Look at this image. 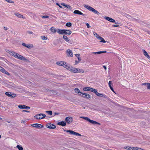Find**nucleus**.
Instances as JSON below:
<instances>
[{"label":"nucleus","mask_w":150,"mask_h":150,"mask_svg":"<svg viewBox=\"0 0 150 150\" xmlns=\"http://www.w3.org/2000/svg\"><path fill=\"white\" fill-rule=\"evenodd\" d=\"M66 68L68 70L71 71L73 73H83L84 71L83 70L80 69H77L71 66H70L68 65L65 66Z\"/></svg>","instance_id":"nucleus-1"},{"label":"nucleus","mask_w":150,"mask_h":150,"mask_svg":"<svg viewBox=\"0 0 150 150\" xmlns=\"http://www.w3.org/2000/svg\"><path fill=\"white\" fill-rule=\"evenodd\" d=\"M8 53L17 59L23 61H25L26 60V59L23 56L20 55L17 53L14 52L13 51H9Z\"/></svg>","instance_id":"nucleus-2"},{"label":"nucleus","mask_w":150,"mask_h":150,"mask_svg":"<svg viewBox=\"0 0 150 150\" xmlns=\"http://www.w3.org/2000/svg\"><path fill=\"white\" fill-rule=\"evenodd\" d=\"M84 6L89 11L93 12L98 15H99V14L100 13L97 10L90 6L87 5H85Z\"/></svg>","instance_id":"nucleus-3"},{"label":"nucleus","mask_w":150,"mask_h":150,"mask_svg":"<svg viewBox=\"0 0 150 150\" xmlns=\"http://www.w3.org/2000/svg\"><path fill=\"white\" fill-rule=\"evenodd\" d=\"M80 118L83 119H84L87 120L89 122L93 124H98L100 125V123H99L93 120H90L89 118L88 117H80Z\"/></svg>","instance_id":"nucleus-4"},{"label":"nucleus","mask_w":150,"mask_h":150,"mask_svg":"<svg viewBox=\"0 0 150 150\" xmlns=\"http://www.w3.org/2000/svg\"><path fill=\"white\" fill-rule=\"evenodd\" d=\"M46 117V115L44 114H38L35 115L34 117L37 120H41L45 118Z\"/></svg>","instance_id":"nucleus-5"},{"label":"nucleus","mask_w":150,"mask_h":150,"mask_svg":"<svg viewBox=\"0 0 150 150\" xmlns=\"http://www.w3.org/2000/svg\"><path fill=\"white\" fill-rule=\"evenodd\" d=\"M65 131H66L67 132H69V134H72L74 135L75 136H81V135L79 133L76 132H74V131H72V130H66Z\"/></svg>","instance_id":"nucleus-6"},{"label":"nucleus","mask_w":150,"mask_h":150,"mask_svg":"<svg viewBox=\"0 0 150 150\" xmlns=\"http://www.w3.org/2000/svg\"><path fill=\"white\" fill-rule=\"evenodd\" d=\"M65 121L67 123L69 124L72 122L73 119L71 117H68L66 118Z\"/></svg>","instance_id":"nucleus-7"},{"label":"nucleus","mask_w":150,"mask_h":150,"mask_svg":"<svg viewBox=\"0 0 150 150\" xmlns=\"http://www.w3.org/2000/svg\"><path fill=\"white\" fill-rule=\"evenodd\" d=\"M57 64L59 66H63L65 68L66 67H65V66H68L66 62L62 61L57 62Z\"/></svg>","instance_id":"nucleus-8"},{"label":"nucleus","mask_w":150,"mask_h":150,"mask_svg":"<svg viewBox=\"0 0 150 150\" xmlns=\"http://www.w3.org/2000/svg\"><path fill=\"white\" fill-rule=\"evenodd\" d=\"M5 94L8 97L11 98H14L16 96V94L11 93V92H7L5 93Z\"/></svg>","instance_id":"nucleus-9"},{"label":"nucleus","mask_w":150,"mask_h":150,"mask_svg":"<svg viewBox=\"0 0 150 150\" xmlns=\"http://www.w3.org/2000/svg\"><path fill=\"white\" fill-rule=\"evenodd\" d=\"M104 18L106 20H107V21H110V22L113 23H115V24L117 23V22H115V20H114L113 19H112V18H111L105 16V17H104Z\"/></svg>","instance_id":"nucleus-10"},{"label":"nucleus","mask_w":150,"mask_h":150,"mask_svg":"<svg viewBox=\"0 0 150 150\" xmlns=\"http://www.w3.org/2000/svg\"><path fill=\"white\" fill-rule=\"evenodd\" d=\"M0 71L8 76L10 75V73L8 72L3 67L1 66H0Z\"/></svg>","instance_id":"nucleus-11"},{"label":"nucleus","mask_w":150,"mask_h":150,"mask_svg":"<svg viewBox=\"0 0 150 150\" xmlns=\"http://www.w3.org/2000/svg\"><path fill=\"white\" fill-rule=\"evenodd\" d=\"M31 125L32 127L36 128H42L43 127L42 125L38 123L32 124Z\"/></svg>","instance_id":"nucleus-12"},{"label":"nucleus","mask_w":150,"mask_h":150,"mask_svg":"<svg viewBox=\"0 0 150 150\" xmlns=\"http://www.w3.org/2000/svg\"><path fill=\"white\" fill-rule=\"evenodd\" d=\"M46 127L48 128L51 129H54L56 127L55 125L52 124H47Z\"/></svg>","instance_id":"nucleus-13"},{"label":"nucleus","mask_w":150,"mask_h":150,"mask_svg":"<svg viewBox=\"0 0 150 150\" xmlns=\"http://www.w3.org/2000/svg\"><path fill=\"white\" fill-rule=\"evenodd\" d=\"M73 13L75 14H77L79 15H81L83 16H84L86 15L85 14L82 13L81 11H79L78 10H75L74 11Z\"/></svg>","instance_id":"nucleus-14"},{"label":"nucleus","mask_w":150,"mask_h":150,"mask_svg":"<svg viewBox=\"0 0 150 150\" xmlns=\"http://www.w3.org/2000/svg\"><path fill=\"white\" fill-rule=\"evenodd\" d=\"M81 96H82L83 98H89L90 97V96L88 93H81Z\"/></svg>","instance_id":"nucleus-15"},{"label":"nucleus","mask_w":150,"mask_h":150,"mask_svg":"<svg viewBox=\"0 0 150 150\" xmlns=\"http://www.w3.org/2000/svg\"><path fill=\"white\" fill-rule=\"evenodd\" d=\"M63 38L67 42L70 43H72V42L71 40H70L68 38L66 35L63 36Z\"/></svg>","instance_id":"nucleus-16"},{"label":"nucleus","mask_w":150,"mask_h":150,"mask_svg":"<svg viewBox=\"0 0 150 150\" xmlns=\"http://www.w3.org/2000/svg\"><path fill=\"white\" fill-rule=\"evenodd\" d=\"M71 33V31L70 30H67L64 29L63 35H70Z\"/></svg>","instance_id":"nucleus-17"},{"label":"nucleus","mask_w":150,"mask_h":150,"mask_svg":"<svg viewBox=\"0 0 150 150\" xmlns=\"http://www.w3.org/2000/svg\"><path fill=\"white\" fill-rule=\"evenodd\" d=\"M66 52L68 56H71V57L73 56V54L71 50L68 49L67 50Z\"/></svg>","instance_id":"nucleus-18"},{"label":"nucleus","mask_w":150,"mask_h":150,"mask_svg":"<svg viewBox=\"0 0 150 150\" xmlns=\"http://www.w3.org/2000/svg\"><path fill=\"white\" fill-rule=\"evenodd\" d=\"M14 14L19 18H25V17H24L22 15L19 13L18 12L15 13Z\"/></svg>","instance_id":"nucleus-19"},{"label":"nucleus","mask_w":150,"mask_h":150,"mask_svg":"<svg viewBox=\"0 0 150 150\" xmlns=\"http://www.w3.org/2000/svg\"><path fill=\"white\" fill-rule=\"evenodd\" d=\"M57 124L62 126H64L66 125V122L64 121H62L58 122Z\"/></svg>","instance_id":"nucleus-20"},{"label":"nucleus","mask_w":150,"mask_h":150,"mask_svg":"<svg viewBox=\"0 0 150 150\" xmlns=\"http://www.w3.org/2000/svg\"><path fill=\"white\" fill-rule=\"evenodd\" d=\"M96 94L98 96L100 97H103L105 98V95L101 93H99L97 91L96 93Z\"/></svg>","instance_id":"nucleus-21"},{"label":"nucleus","mask_w":150,"mask_h":150,"mask_svg":"<svg viewBox=\"0 0 150 150\" xmlns=\"http://www.w3.org/2000/svg\"><path fill=\"white\" fill-rule=\"evenodd\" d=\"M63 30L59 29H57V32L59 34L63 35Z\"/></svg>","instance_id":"nucleus-22"},{"label":"nucleus","mask_w":150,"mask_h":150,"mask_svg":"<svg viewBox=\"0 0 150 150\" xmlns=\"http://www.w3.org/2000/svg\"><path fill=\"white\" fill-rule=\"evenodd\" d=\"M106 52V51H99V52H93L92 53V54H100L102 53H105Z\"/></svg>","instance_id":"nucleus-23"},{"label":"nucleus","mask_w":150,"mask_h":150,"mask_svg":"<svg viewBox=\"0 0 150 150\" xmlns=\"http://www.w3.org/2000/svg\"><path fill=\"white\" fill-rule=\"evenodd\" d=\"M74 91L76 93L79 94V95H80L81 94V93H82L80 91V90L78 88H76L74 89Z\"/></svg>","instance_id":"nucleus-24"},{"label":"nucleus","mask_w":150,"mask_h":150,"mask_svg":"<svg viewBox=\"0 0 150 150\" xmlns=\"http://www.w3.org/2000/svg\"><path fill=\"white\" fill-rule=\"evenodd\" d=\"M144 55L146 57L148 58H150L149 55L147 53L146 51L145 50H143Z\"/></svg>","instance_id":"nucleus-25"},{"label":"nucleus","mask_w":150,"mask_h":150,"mask_svg":"<svg viewBox=\"0 0 150 150\" xmlns=\"http://www.w3.org/2000/svg\"><path fill=\"white\" fill-rule=\"evenodd\" d=\"M22 45L28 48H30L31 47V46L30 45L28 44H26L25 43H22Z\"/></svg>","instance_id":"nucleus-26"},{"label":"nucleus","mask_w":150,"mask_h":150,"mask_svg":"<svg viewBox=\"0 0 150 150\" xmlns=\"http://www.w3.org/2000/svg\"><path fill=\"white\" fill-rule=\"evenodd\" d=\"M50 30L53 33H55L56 32H57V29H56L54 27H52L50 28Z\"/></svg>","instance_id":"nucleus-27"},{"label":"nucleus","mask_w":150,"mask_h":150,"mask_svg":"<svg viewBox=\"0 0 150 150\" xmlns=\"http://www.w3.org/2000/svg\"><path fill=\"white\" fill-rule=\"evenodd\" d=\"M98 39H99L100 40V42H103V43H105L106 41L105 40H104V39L101 37L100 36L99 37H98Z\"/></svg>","instance_id":"nucleus-28"},{"label":"nucleus","mask_w":150,"mask_h":150,"mask_svg":"<svg viewBox=\"0 0 150 150\" xmlns=\"http://www.w3.org/2000/svg\"><path fill=\"white\" fill-rule=\"evenodd\" d=\"M75 56L77 57L78 60V63L81 60V59L80 58V54H75Z\"/></svg>","instance_id":"nucleus-29"},{"label":"nucleus","mask_w":150,"mask_h":150,"mask_svg":"<svg viewBox=\"0 0 150 150\" xmlns=\"http://www.w3.org/2000/svg\"><path fill=\"white\" fill-rule=\"evenodd\" d=\"M25 105H18V107L21 109H25Z\"/></svg>","instance_id":"nucleus-30"},{"label":"nucleus","mask_w":150,"mask_h":150,"mask_svg":"<svg viewBox=\"0 0 150 150\" xmlns=\"http://www.w3.org/2000/svg\"><path fill=\"white\" fill-rule=\"evenodd\" d=\"M91 87H85L83 88V90L85 91H90Z\"/></svg>","instance_id":"nucleus-31"},{"label":"nucleus","mask_w":150,"mask_h":150,"mask_svg":"<svg viewBox=\"0 0 150 150\" xmlns=\"http://www.w3.org/2000/svg\"><path fill=\"white\" fill-rule=\"evenodd\" d=\"M90 91L94 92V93H96V92L97 91V90L96 89H95L92 88H90Z\"/></svg>","instance_id":"nucleus-32"},{"label":"nucleus","mask_w":150,"mask_h":150,"mask_svg":"<svg viewBox=\"0 0 150 150\" xmlns=\"http://www.w3.org/2000/svg\"><path fill=\"white\" fill-rule=\"evenodd\" d=\"M41 38L43 40H47V37L45 36H41Z\"/></svg>","instance_id":"nucleus-33"},{"label":"nucleus","mask_w":150,"mask_h":150,"mask_svg":"<svg viewBox=\"0 0 150 150\" xmlns=\"http://www.w3.org/2000/svg\"><path fill=\"white\" fill-rule=\"evenodd\" d=\"M16 147L19 149V150H23V148L19 145H17L16 146Z\"/></svg>","instance_id":"nucleus-34"},{"label":"nucleus","mask_w":150,"mask_h":150,"mask_svg":"<svg viewBox=\"0 0 150 150\" xmlns=\"http://www.w3.org/2000/svg\"><path fill=\"white\" fill-rule=\"evenodd\" d=\"M93 34L98 39V37H100L99 36V35L97 33L95 32H93Z\"/></svg>","instance_id":"nucleus-35"},{"label":"nucleus","mask_w":150,"mask_h":150,"mask_svg":"<svg viewBox=\"0 0 150 150\" xmlns=\"http://www.w3.org/2000/svg\"><path fill=\"white\" fill-rule=\"evenodd\" d=\"M46 112L48 115H51L52 114V111H46Z\"/></svg>","instance_id":"nucleus-36"},{"label":"nucleus","mask_w":150,"mask_h":150,"mask_svg":"<svg viewBox=\"0 0 150 150\" xmlns=\"http://www.w3.org/2000/svg\"><path fill=\"white\" fill-rule=\"evenodd\" d=\"M66 25L67 26L70 27L71 26V23H70V22L67 23L66 24Z\"/></svg>","instance_id":"nucleus-37"},{"label":"nucleus","mask_w":150,"mask_h":150,"mask_svg":"<svg viewBox=\"0 0 150 150\" xmlns=\"http://www.w3.org/2000/svg\"><path fill=\"white\" fill-rule=\"evenodd\" d=\"M134 150H142V149L137 147H134Z\"/></svg>","instance_id":"nucleus-38"},{"label":"nucleus","mask_w":150,"mask_h":150,"mask_svg":"<svg viewBox=\"0 0 150 150\" xmlns=\"http://www.w3.org/2000/svg\"><path fill=\"white\" fill-rule=\"evenodd\" d=\"M66 7L70 10H71L72 9L71 7L70 6L68 5L67 4V5H66Z\"/></svg>","instance_id":"nucleus-39"},{"label":"nucleus","mask_w":150,"mask_h":150,"mask_svg":"<svg viewBox=\"0 0 150 150\" xmlns=\"http://www.w3.org/2000/svg\"><path fill=\"white\" fill-rule=\"evenodd\" d=\"M112 84V81H109L108 83L109 86V87L110 88H112V86H111V85Z\"/></svg>","instance_id":"nucleus-40"},{"label":"nucleus","mask_w":150,"mask_h":150,"mask_svg":"<svg viewBox=\"0 0 150 150\" xmlns=\"http://www.w3.org/2000/svg\"><path fill=\"white\" fill-rule=\"evenodd\" d=\"M42 17L43 18H49V16H42Z\"/></svg>","instance_id":"nucleus-41"},{"label":"nucleus","mask_w":150,"mask_h":150,"mask_svg":"<svg viewBox=\"0 0 150 150\" xmlns=\"http://www.w3.org/2000/svg\"><path fill=\"white\" fill-rule=\"evenodd\" d=\"M27 33L29 34H33V33L32 32L30 31H27Z\"/></svg>","instance_id":"nucleus-42"},{"label":"nucleus","mask_w":150,"mask_h":150,"mask_svg":"<svg viewBox=\"0 0 150 150\" xmlns=\"http://www.w3.org/2000/svg\"><path fill=\"white\" fill-rule=\"evenodd\" d=\"M147 87L148 89L150 90V83H149V84H148Z\"/></svg>","instance_id":"nucleus-43"},{"label":"nucleus","mask_w":150,"mask_h":150,"mask_svg":"<svg viewBox=\"0 0 150 150\" xmlns=\"http://www.w3.org/2000/svg\"><path fill=\"white\" fill-rule=\"evenodd\" d=\"M25 109H26L27 110H28L30 109V107H29L26 106L25 105Z\"/></svg>","instance_id":"nucleus-44"},{"label":"nucleus","mask_w":150,"mask_h":150,"mask_svg":"<svg viewBox=\"0 0 150 150\" xmlns=\"http://www.w3.org/2000/svg\"><path fill=\"white\" fill-rule=\"evenodd\" d=\"M112 26L114 27H117L119 26V25H113Z\"/></svg>","instance_id":"nucleus-45"},{"label":"nucleus","mask_w":150,"mask_h":150,"mask_svg":"<svg viewBox=\"0 0 150 150\" xmlns=\"http://www.w3.org/2000/svg\"><path fill=\"white\" fill-rule=\"evenodd\" d=\"M134 147H129V150H134Z\"/></svg>","instance_id":"nucleus-46"},{"label":"nucleus","mask_w":150,"mask_h":150,"mask_svg":"<svg viewBox=\"0 0 150 150\" xmlns=\"http://www.w3.org/2000/svg\"><path fill=\"white\" fill-rule=\"evenodd\" d=\"M149 83H143L142 85H146V87H147V85H148V84H149Z\"/></svg>","instance_id":"nucleus-47"},{"label":"nucleus","mask_w":150,"mask_h":150,"mask_svg":"<svg viewBox=\"0 0 150 150\" xmlns=\"http://www.w3.org/2000/svg\"><path fill=\"white\" fill-rule=\"evenodd\" d=\"M86 25L88 28H89L90 27V26L88 23H87Z\"/></svg>","instance_id":"nucleus-48"},{"label":"nucleus","mask_w":150,"mask_h":150,"mask_svg":"<svg viewBox=\"0 0 150 150\" xmlns=\"http://www.w3.org/2000/svg\"><path fill=\"white\" fill-rule=\"evenodd\" d=\"M22 112H30L29 111L26 110H22Z\"/></svg>","instance_id":"nucleus-49"},{"label":"nucleus","mask_w":150,"mask_h":150,"mask_svg":"<svg viewBox=\"0 0 150 150\" xmlns=\"http://www.w3.org/2000/svg\"><path fill=\"white\" fill-rule=\"evenodd\" d=\"M129 146H125V147L124 148L127 149L129 150Z\"/></svg>","instance_id":"nucleus-50"},{"label":"nucleus","mask_w":150,"mask_h":150,"mask_svg":"<svg viewBox=\"0 0 150 150\" xmlns=\"http://www.w3.org/2000/svg\"><path fill=\"white\" fill-rule=\"evenodd\" d=\"M8 2L9 3H14V2L11 0H8Z\"/></svg>","instance_id":"nucleus-51"},{"label":"nucleus","mask_w":150,"mask_h":150,"mask_svg":"<svg viewBox=\"0 0 150 150\" xmlns=\"http://www.w3.org/2000/svg\"><path fill=\"white\" fill-rule=\"evenodd\" d=\"M61 5L62 6H65V7H66V5H67V4H65V3H62Z\"/></svg>","instance_id":"nucleus-52"},{"label":"nucleus","mask_w":150,"mask_h":150,"mask_svg":"<svg viewBox=\"0 0 150 150\" xmlns=\"http://www.w3.org/2000/svg\"><path fill=\"white\" fill-rule=\"evenodd\" d=\"M4 30H7L8 29V28H7V27H4Z\"/></svg>","instance_id":"nucleus-53"},{"label":"nucleus","mask_w":150,"mask_h":150,"mask_svg":"<svg viewBox=\"0 0 150 150\" xmlns=\"http://www.w3.org/2000/svg\"><path fill=\"white\" fill-rule=\"evenodd\" d=\"M56 4L60 8H62V7L61 6H60L58 3H56Z\"/></svg>","instance_id":"nucleus-54"},{"label":"nucleus","mask_w":150,"mask_h":150,"mask_svg":"<svg viewBox=\"0 0 150 150\" xmlns=\"http://www.w3.org/2000/svg\"><path fill=\"white\" fill-rule=\"evenodd\" d=\"M103 67L104 68V69L106 70L107 69V68L105 66L103 65Z\"/></svg>","instance_id":"nucleus-55"},{"label":"nucleus","mask_w":150,"mask_h":150,"mask_svg":"<svg viewBox=\"0 0 150 150\" xmlns=\"http://www.w3.org/2000/svg\"><path fill=\"white\" fill-rule=\"evenodd\" d=\"M54 115H58L59 114V113H57V112H55V113H54Z\"/></svg>","instance_id":"nucleus-56"},{"label":"nucleus","mask_w":150,"mask_h":150,"mask_svg":"<svg viewBox=\"0 0 150 150\" xmlns=\"http://www.w3.org/2000/svg\"><path fill=\"white\" fill-rule=\"evenodd\" d=\"M110 89H111V90H113V88H112H112H110Z\"/></svg>","instance_id":"nucleus-57"},{"label":"nucleus","mask_w":150,"mask_h":150,"mask_svg":"<svg viewBox=\"0 0 150 150\" xmlns=\"http://www.w3.org/2000/svg\"><path fill=\"white\" fill-rule=\"evenodd\" d=\"M112 91L114 92L115 93L113 89V90H112Z\"/></svg>","instance_id":"nucleus-58"},{"label":"nucleus","mask_w":150,"mask_h":150,"mask_svg":"<svg viewBox=\"0 0 150 150\" xmlns=\"http://www.w3.org/2000/svg\"><path fill=\"white\" fill-rule=\"evenodd\" d=\"M4 0L6 1L7 2H8L9 0Z\"/></svg>","instance_id":"nucleus-59"},{"label":"nucleus","mask_w":150,"mask_h":150,"mask_svg":"<svg viewBox=\"0 0 150 150\" xmlns=\"http://www.w3.org/2000/svg\"><path fill=\"white\" fill-rule=\"evenodd\" d=\"M24 122V121H21V123H23Z\"/></svg>","instance_id":"nucleus-60"},{"label":"nucleus","mask_w":150,"mask_h":150,"mask_svg":"<svg viewBox=\"0 0 150 150\" xmlns=\"http://www.w3.org/2000/svg\"><path fill=\"white\" fill-rule=\"evenodd\" d=\"M10 31H11V32H13V31H12V30H10Z\"/></svg>","instance_id":"nucleus-61"},{"label":"nucleus","mask_w":150,"mask_h":150,"mask_svg":"<svg viewBox=\"0 0 150 150\" xmlns=\"http://www.w3.org/2000/svg\"><path fill=\"white\" fill-rule=\"evenodd\" d=\"M2 120V118L0 117V120Z\"/></svg>","instance_id":"nucleus-62"},{"label":"nucleus","mask_w":150,"mask_h":150,"mask_svg":"<svg viewBox=\"0 0 150 150\" xmlns=\"http://www.w3.org/2000/svg\"><path fill=\"white\" fill-rule=\"evenodd\" d=\"M1 135H0V138H1Z\"/></svg>","instance_id":"nucleus-63"}]
</instances>
